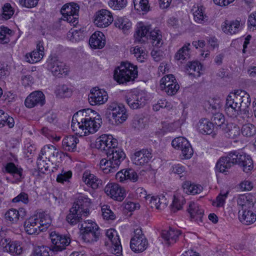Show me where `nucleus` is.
<instances>
[{"label":"nucleus","instance_id":"1","mask_svg":"<svg viewBox=\"0 0 256 256\" xmlns=\"http://www.w3.org/2000/svg\"><path fill=\"white\" fill-rule=\"evenodd\" d=\"M95 146L96 148L104 152L109 159L112 169H109L108 172H116L126 158L123 150L117 147L116 139L114 138L112 135L102 134L96 139Z\"/></svg>","mask_w":256,"mask_h":256},{"label":"nucleus","instance_id":"2","mask_svg":"<svg viewBox=\"0 0 256 256\" xmlns=\"http://www.w3.org/2000/svg\"><path fill=\"white\" fill-rule=\"evenodd\" d=\"M137 76L136 66L128 62H122L114 70V78L119 84H124L134 81Z\"/></svg>","mask_w":256,"mask_h":256},{"label":"nucleus","instance_id":"3","mask_svg":"<svg viewBox=\"0 0 256 256\" xmlns=\"http://www.w3.org/2000/svg\"><path fill=\"white\" fill-rule=\"evenodd\" d=\"M244 152L238 150H232L228 153L226 156H223L220 158L217 162L216 169L220 172L224 173L226 170L230 168L234 164H238L242 160Z\"/></svg>","mask_w":256,"mask_h":256},{"label":"nucleus","instance_id":"4","mask_svg":"<svg viewBox=\"0 0 256 256\" xmlns=\"http://www.w3.org/2000/svg\"><path fill=\"white\" fill-rule=\"evenodd\" d=\"M80 236L86 242H94L98 240L100 236V228L97 224L92 220L84 221L81 224Z\"/></svg>","mask_w":256,"mask_h":256},{"label":"nucleus","instance_id":"5","mask_svg":"<svg viewBox=\"0 0 256 256\" xmlns=\"http://www.w3.org/2000/svg\"><path fill=\"white\" fill-rule=\"evenodd\" d=\"M46 68L52 74L58 77L67 75L68 66L57 57L50 56L46 62Z\"/></svg>","mask_w":256,"mask_h":256},{"label":"nucleus","instance_id":"6","mask_svg":"<svg viewBox=\"0 0 256 256\" xmlns=\"http://www.w3.org/2000/svg\"><path fill=\"white\" fill-rule=\"evenodd\" d=\"M50 236L52 244L51 250L54 252L65 250L70 242L69 234H62L56 231H52L50 233Z\"/></svg>","mask_w":256,"mask_h":256},{"label":"nucleus","instance_id":"7","mask_svg":"<svg viewBox=\"0 0 256 256\" xmlns=\"http://www.w3.org/2000/svg\"><path fill=\"white\" fill-rule=\"evenodd\" d=\"M79 8L78 6L74 3L64 4L60 10L63 20L76 26L78 23Z\"/></svg>","mask_w":256,"mask_h":256},{"label":"nucleus","instance_id":"8","mask_svg":"<svg viewBox=\"0 0 256 256\" xmlns=\"http://www.w3.org/2000/svg\"><path fill=\"white\" fill-rule=\"evenodd\" d=\"M134 235L131 238L130 246L132 250L135 252H144L147 248L148 242L141 229L137 228L134 232Z\"/></svg>","mask_w":256,"mask_h":256},{"label":"nucleus","instance_id":"9","mask_svg":"<svg viewBox=\"0 0 256 256\" xmlns=\"http://www.w3.org/2000/svg\"><path fill=\"white\" fill-rule=\"evenodd\" d=\"M160 88L167 94L173 96L178 92L180 86L172 74H168L160 80Z\"/></svg>","mask_w":256,"mask_h":256},{"label":"nucleus","instance_id":"10","mask_svg":"<svg viewBox=\"0 0 256 256\" xmlns=\"http://www.w3.org/2000/svg\"><path fill=\"white\" fill-rule=\"evenodd\" d=\"M243 98L240 96L238 91L234 93H230L226 99L224 110L227 112H233L244 110L242 108Z\"/></svg>","mask_w":256,"mask_h":256},{"label":"nucleus","instance_id":"11","mask_svg":"<svg viewBox=\"0 0 256 256\" xmlns=\"http://www.w3.org/2000/svg\"><path fill=\"white\" fill-rule=\"evenodd\" d=\"M172 146L175 148L180 150L182 154L185 159L190 158L194 152L189 142L184 137L179 136L172 142Z\"/></svg>","mask_w":256,"mask_h":256},{"label":"nucleus","instance_id":"12","mask_svg":"<svg viewBox=\"0 0 256 256\" xmlns=\"http://www.w3.org/2000/svg\"><path fill=\"white\" fill-rule=\"evenodd\" d=\"M114 21L112 15L110 11L102 9L94 15V23L100 28H106Z\"/></svg>","mask_w":256,"mask_h":256},{"label":"nucleus","instance_id":"13","mask_svg":"<svg viewBox=\"0 0 256 256\" xmlns=\"http://www.w3.org/2000/svg\"><path fill=\"white\" fill-rule=\"evenodd\" d=\"M108 100V95L106 91L94 87L91 89L88 95L89 102L91 105H100L104 104Z\"/></svg>","mask_w":256,"mask_h":256},{"label":"nucleus","instance_id":"14","mask_svg":"<svg viewBox=\"0 0 256 256\" xmlns=\"http://www.w3.org/2000/svg\"><path fill=\"white\" fill-rule=\"evenodd\" d=\"M152 150L142 149L136 151L132 156V160L137 166H144L148 163L152 158Z\"/></svg>","mask_w":256,"mask_h":256},{"label":"nucleus","instance_id":"15","mask_svg":"<svg viewBox=\"0 0 256 256\" xmlns=\"http://www.w3.org/2000/svg\"><path fill=\"white\" fill-rule=\"evenodd\" d=\"M46 102L45 96L39 90L33 92L26 98L24 104L28 108H32L36 106H42Z\"/></svg>","mask_w":256,"mask_h":256},{"label":"nucleus","instance_id":"16","mask_svg":"<svg viewBox=\"0 0 256 256\" xmlns=\"http://www.w3.org/2000/svg\"><path fill=\"white\" fill-rule=\"evenodd\" d=\"M106 236L110 240L112 246L110 248L111 253L117 256H120L122 252V246L120 244L119 236L114 229L107 230Z\"/></svg>","mask_w":256,"mask_h":256},{"label":"nucleus","instance_id":"17","mask_svg":"<svg viewBox=\"0 0 256 256\" xmlns=\"http://www.w3.org/2000/svg\"><path fill=\"white\" fill-rule=\"evenodd\" d=\"M256 202L255 197L250 193L240 195L237 200L238 212L253 209Z\"/></svg>","mask_w":256,"mask_h":256},{"label":"nucleus","instance_id":"18","mask_svg":"<svg viewBox=\"0 0 256 256\" xmlns=\"http://www.w3.org/2000/svg\"><path fill=\"white\" fill-rule=\"evenodd\" d=\"M104 192L108 196L120 202L126 196L124 190L117 184H108L104 188Z\"/></svg>","mask_w":256,"mask_h":256},{"label":"nucleus","instance_id":"19","mask_svg":"<svg viewBox=\"0 0 256 256\" xmlns=\"http://www.w3.org/2000/svg\"><path fill=\"white\" fill-rule=\"evenodd\" d=\"M44 56V47L42 42L38 41L36 49L25 56L26 61L30 64H34L40 61Z\"/></svg>","mask_w":256,"mask_h":256},{"label":"nucleus","instance_id":"20","mask_svg":"<svg viewBox=\"0 0 256 256\" xmlns=\"http://www.w3.org/2000/svg\"><path fill=\"white\" fill-rule=\"evenodd\" d=\"M187 210L190 214L191 220L196 222L198 224L202 222L204 210L198 204L190 202Z\"/></svg>","mask_w":256,"mask_h":256},{"label":"nucleus","instance_id":"21","mask_svg":"<svg viewBox=\"0 0 256 256\" xmlns=\"http://www.w3.org/2000/svg\"><path fill=\"white\" fill-rule=\"evenodd\" d=\"M38 218L35 214L26 220L24 223V228L26 232L28 234H38L42 230H40L38 222Z\"/></svg>","mask_w":256,"mask_h":256},{"label":"nucleus","instance_id":"22","mask_svg":"<svg viewBox=\"0 0 256 256\" xmlns=\"http://www.w3.org/2000/svg\"><path fill=\"white\" fill-rule=\"evenodd\" d=\"M90 205V200L87 196H80L77 198L72 207H76L80 212H82L84 216H88L89 214V207Z\"/></svg>","mask_w":256,"mask_h":256},{"label":"nucleus","instance_id":"23","mask_svg":"<svg viewBox=\"0 0 256 256\" xmlns=\"http://www.w3.org/2000/svg\"><path fill=\"white\" fill-rule=\"evenodd\" d=\"M222 29L224 33L232 35L238 33L242 29V26L238 20H226L222 25Z\"/></svg>","mask_w":256,"mask_h":256},{"label":"nucleus","instance_id":"24","mask_svg":"<svg viewBox=\"0 0 256 256\" xmlns=\"http://www.w3.org/2000/svg\"><path fill=\"white\" fill-rule=\"evenodd\" d=\"M89 42L92 48H102L106 44L105 36L102 32L96 31L91 36Z\"/></svg>","mask_w":256,"mask_h":256},{"label":"nucleus","instance_id":"25","mask_svg":"<svg viewBox=\"0 0 256 256\" xmlns=\"http://www.w3.org/2000/svg\"><path fill=\"white\" fill-rule=\"evenodd\" d=\"M150 30V26L144 25L142 22L138 23L134 35L136 40L140 42H144L148 40L147 36Z\"/></svg>","mask_w":256,"mask_h":256},{"label":"nucleus","instance_id":"26","mask_svg":"<svg viewBox=\"0 0 256 256\" xmlns=\"http://www.w3.org/2000/svg\"><path fill=\"white\" fill-rule=\"evenodd\" d=\"M144 94L142 92H138L132 96V98H130L128 100L127 102L128 106L132 109H136L143 106L146 100L144 96Z\"/></svg>","mask_w":256,"mask_h":256},{"label":"nucleus","instance_id":"27","mask_svg":"<svg viewBox=\"0 0 256 256\" xmlns=\"http://www.w3.org/2000/svg\"><path fill=\"white\" fill-rule=\"evenodd\" d=\"M114 26L121 30L124 34H128L130 31L132 24L126 16L118 17L114 20Z\"/></svg>","mask_w":256,"mask_h":256},{"label":"nucleus","instance_id":"28","mask_svg":"<svg viewBox=\"0 0 256 256\" xmlns=\"http://www.w3.org/2000/svg\"><path fill=\"white\" fill-rule=\"evenodd\" d=\"M83 181L93 189H96L102 186V181L94 174L85 172L83 174Z\"/></svg>","mask_w":256,"mask_h":256},{"label":"nucleus","instance_id":"29","mask_svg":"<svg viewBox=\"0 0 256 256\" xmlns=\"http://www.w3.org/2000/svg\"><path fill=\"white\" fill-rule=\"evenodd\" d=\"M84 122H85L84 126H86L88 135L96 132L102 123V118H99L96 119L84 118Z\"/></svg>","mask_w":256,"mask_h":256},{"label":"nucleus","instance_id":"30","mask_svg":"<svg viewBox=\"0 0 256 256\" xmlns=\"http://www.w3.org/2000/svg\"><path fill=\"white\" fill-rule=\"evenodd\" d=\"M22 171L23 170L20 167L16 166L12 162L7 163L4 166V172L11 174L18 180H20L24 178Z\"/></svg>","mask_w":256,"mask_h":256},{"label":"nucleus","instance_id":"31","mask_svg":"<svg viewBox=\"0 0 256 256\" xmlns=\"http://www.w3.org/2000/svg\"><path fill=\"white\" fill-rule=\"evenodd\" d=\"M192 11L194 21L200 24L206 23L208 20V16L205 14L204 8L202 6H194Z\"/></svg>","mask_w":256,"mask_h":256},{"label":"nucleus","instance_id":"32","mask_svg":"<svg viewBox=\"0 0 256 256\" xmlns=\"http://www.w3.org/2000/svg\"><path fill=\"white\" fill-rule=\"evenodd\" d=\"M79 142L78 138L74 136H66L62 140V146L65 150L75 152L76 150V144Z\"/></svg>","mask_w":256,"mask_h":256},{"label":"nucleus","instance_id":"33","mask_svg":"<svg viewBox=\"0 0 256 256\" xmlns=\"http://www.w3.org/2000/svg\"><path fill=\"white\" fill-rule=\"evenodd\" d=\"M198 132L203 134H210L214 130V124L208 119L202 118L198 124Z\"/></svg>","mask_w":256,"mask_h":256},{"label":"nucleus","instance_id":"34","mask_svg":"<svg viewBox=\"0 0 256 256\" xmlns=\"http://www.w3.org/2000/svg\"><path fill=\"white\" fill-rule=\"evenodd\" d=\"M240 220L246 225L253 224L256 220V214L252 209L238 212Z\"/></svg>","mask_w":256,"mask_h":256},{"label":"nucleus","instance_id":"35","mask_svg":"<svg viewBox=\"0 0 256 256\" xmlns=\"http://www.w3.org/2000/svg\"><path fill=\"white\" fill-rule=\"evenodd\" d=\"M226 136L230 138H236L240 134V128L235 124L231 123L226 125L222 128Z\"/></svg>","mask_w":256,"mask_h":256},{"label":"nucleus","instance_id":"36","mask_svg":"<svg viewBox=\"0 0 256 256\" xmlns=\"http://www.w3.org/2000/svg\"><path fill=\"white\" fill-rule=\"evenodd\" d=\"M84 214L76 207H72L70 210V212L66 218V221L71 225H75L82 219V216Z\"/></svg>","mask_w":256,"mask_h":256},{"label":"nucleus","instance_id":"37","mask_svg":"<svg viewBox=\"0 0 256 256\" xmlns=\"http://www.w3.org/2000/svg\"><path fill=\"white\" fill-rule=\"evenodd\" d=\"M4 240L6 242L4 248L7 252H10L14 256H18L22 253V248L19 242L10 241L9 242H8V240L7 239Z\"/></svg>","mask_w":256,"mask_h":256},{"label":"nucleus","instance_id":"38","mask_svg":"<svg viewBox=\"0 0 256 256\" xmlns=\"http://www.w3.org/2000/svg\"><path fill=\"white\" fill-rule=\"evenodd\" d=\"M35 215L40 230H42V232L46 230L52 222L50 216L44 212L36 213Z\"/></svg>","mask_w":256,"mask_h":256},{"label":"nucleus","instance_id":"39","mask_svg":"<svg viewBox=\"0 0 256 256\" xmlns=\"http://www.w3.org/2000/svg\"><path fill=\"white\" fill-rule=\"evenodd\" d=\"M180 234L179 230H175L170 228L168 230H164L162 231V236L168 244H170L174 242Z\"/></svg>","mask_w":256,"mask_h":256},{"label":"nucleus","instance_id":"40","mask_svg":"<svg viewBox=\"0 0 256 256\" xmlns=\"http://www.w3.org/2000/svg\"><path fill=\"white\" fill-rule=\"evenodd\" d=\"M127 113H108L106 118L110 123L118 125L124 122L128 118Z\"/></svg>","mask_w":256,"mask_h":256},{"label":"nucleus","instance_id":"41","mask_svg":"<svg viewBox=\"0 0 256 256\" xmlns=\"http://www.w3.org/2000/svg\"><path fill=\"white\" fill-rule=\"evenodd\" d=\"M242 156L244 158H242L238 166L242 168L244 172H248L253 169V160L251 156L246 152L244 153Z\"/></svg>","mask_w":256,"mask_h":256},{"label":"nucleus","instance_id":"42","mask_svg":"<svg viewBox=\"0 0 256 256\" xmlns=\"http://www.w3.org/2000/svg\"><path fill=\"white\" fill-rule=\"evenodd\" d=\"M150 34V40L152 46L158 48L160 47L163 44V40L160 30L154 28Z\"/></svg>","mask_w":256,"mask_h":256},{"label":"nucleus","instance_id":"43","mask_svg":"<svg viewBox=\"0 0 256 256\" xmlns=\"http://www.w3.org/2000/svg\"><path fill=\"white\" fill-rule=\"evenodd\" d=\"M189 74L194 77H199L201 74L200 71L202 69L201 64L198 62H189L187 64Z\"/></svg>","mask_w":256,"mask_h":256},{"label":"nucleus","instance_id":"44","mask_svg":"<svg viewBox=\"0 0 256 256\" xmlns=\"http://www.w3.org/2000/svg\"><path fill=\"white\" fill-rule=\"evenodd\" d=\"M184 192L188 194H200L202 190V187L192 184L190 181H186L182 185Z\"/></svg>","mask_w":256,"mask_h":256},{"label":"nucleus","instance_id":"45","mask_svg":"<svg viewBox=\"0 0 256 256\" xmlns=\"http://www.w3.org/2000/svg\"><path fill=\"white\" fill-rule=\"evenodd\" d=\"M190 44L186 43L175 54L174 58L177 60H185L190 58Z\"/></svg>","mask_w":256,"mask_h":256},{"label":"nucleus","instance_id":"46","mask_svg":"<svg viewBox=\"0 0 256 256\" xmlns=\"http://www.w3.org/2000/svg\"><path fill=\"white\" fill-rule=\"evenodd\" d=\"M55 93L57 96L60 98H68L72 96V90L66 84H60L56 87Z\"/></svg>","mask_w":256,"mask_h":256},{"label":"nucleus","instance_id":"47","mask_svg":"<svg viewBox=\"0 0 256 256\" xmlns=\"http://www.w3.org/2000/svg\"><path fill=\"white\" fill-rule=\"evenodd\" d=\"M14 35L13 32L5 26L0 27V43L7 44L10 40V38Z\"/></svg>","mask_w":256,"mask_h":256},{"label":"nucleus","instance_id":"48","mask_svg":"<svg viewBox=\"0 0 256 256\" xmlns=\"http://www.w3.org/2000/svg\"><path fill=\"white\" fill-rule=\"evenodd\" d=\"M222 102L219 98H212L205 104V106L208 108V110L220 111Z\"/></svg>","mask_w":256,"mask_h":256},{"label":"nucleus","instance_id":"49","mask_svg":"<svg viewBox=\"0 0 256 256\" xmlns=\"http://www.w3.org/2000/svg\"><path fill=\"white\" fill-rule=\"evenodd\" d=\"M241 132L244 136L252 137L256 134V128L254 124L248 123L243 125Z\"/></svg>","mask_w":256,"mask_h":256},{"label":"nucleus","instance_id":"50","mask_svg":"<svg viewBox=\"0 0 256 256\" xmlns=\"http://www.w3.org/2000/svg\"><path fill=\"white\" fill-rule=\"evenodd\" d=\"M134 8L139 11L148 12L150 10L148 0H134Z\"/></svg>","mask_w":256,"mask_h":256},{"label":"nucleus","instance_id":"51","mask_svg":"<svg viewBox=\"0 0 256 256\" xmlns=\"http://www.w3.org/2000/svg\"><path fill=\"white\" fill-rule=\"evenodd\" d=\"M212 124L220 128H222L226 126V124H225V117L222 113H214V114L211 118Z\"/></svg>","mask_w":256,"mask_h":256},{"label":"nucleus","instance_id":"52","mask_svg":"<svg viewBox=\"0 0 256 256\" xmlns=\"http://www.w3.org/2000/svg\"><path fill=\"white\" fill-rule=\"evenodd\" d=\"M108 4L114 10H120L126 6L127 0H110Z\"/></svg>","mask_w":256,"mask_h":256},{"label":"nucleus","instance_id":"53","mask_svg":"<svg viewBox=\"0 0 256 256\" xmlns=\"http://www.w3.org/2000/svg\"><path fill=\"white\" fill-rule=\"evenodd\" d=\"M130 52L134 54V56L137 58L138 60L140 62L144 61L145 56L146 55V52L144 51L143 48L138 46L131 48Z\"/></svg>","mask_w":256,"mask_h":256},{"label":"nucleus","instance_id":"54","mask_svg":"<svg viewBox=\"0 0 256 256\" xmlns=\"http://www.w3.org/2000/svg\"><path fill=\"white\" fill-rule=\"evenodd\" d=\"M40 153L42 155L44 154L48 153L50 154L54 157L61 158L62 152L57 150L56 147L52 145H48L45 146L44 148L41 150Z\"/></svg>","mask_w":256,"mask_h":256},{"label":"nucleus","instance_id":"55","mask_svg":"<svg viewBox=\"0 0 256 256\" xmlns=\"http://www.w3.org/2000/svg\"><path fill=\"white\" fill-rule=\"evenodd\" d=\"M14 11L11 5L8 3H6L2 7V11L0 15V18L2 20H8L14 14Z\"/></svg>","mask_w":256,"mask_h":256},{"label":"nucleus","instance_id":"56","mask_svg":"<svg viewBox=\"0 0 256 256\" xmlns=\"http://www.w3.org/2000/svg\"><path fill=\"white\" fill-rule=\"evenodd\" d=\"M185 200L183 197L176 198L174 196L172 203L171 204L172 210L174 212H176L178 210H180L182 205L185 204Z\"/></svg>","mask_w":256,"mask_h":256},{"label":"nucleus","instance_id":"57","mask_svg":"<svg viewBox=\"0 0 256 256\" xmlns=\"http://www.w3.org/2000/svg\"><path fill=\"white\" fill-rule=\"evenodd\" d=\"M52 251L51 247L46 246H38L35 248L34 256H50V252Z\"/></svg>","mask_w":256,"mask_h":256},{"label":"nucleus","instance_id":"58","mask_svg":"<svg viewBox=\"0 0 256 256\" xmlns=\"http://www.w3.org/2000/svg\"><path fill=\"white\" fill-rule=\"evenodd\" d=\"M146 125V120L142 116H135L132 122V126L138 130L144 129Z\"/></svg>","mask_w":256,"mask_h":256},{"label":"nucleus","instance_id":"59","mask_svg":"<svg viewBox=\"0 0 256 256\" xmlns=\"http://www.w3.org/2000/svg\"><path fill=\"white\" fill-rule=\"evenodd\" d=\"M170 170L174 174L180 175V178H184L182 180L185 179L184 176L186 175V168L181 164H175L172 166Z\"/></svg>","mask_w":256,"mask_h":256},{"label":"nucleus","instance_id":"60","mask_svg":"<svg viewBox=\"0 0 256 256\" xmlns=\"http://www.w3.org/2000/svg\"><path fill=\"white\" fill-rule=\"evenodd\" d=\"M108 110L116 112H126V108L124 104L117 102H112L108 106Z\"/></svg>","mask_w":256,"mask_h":256},{"label":"nucleus","instance_id":"61","mask_svg":"<svg viewBox=\"0 0 256 256\" xmlns=\"http://www.w3.org/2000/svg\"><path fill=\"white\" fill-rule=\"evenodd\" d=\"M18 212L16 209H11L8 210L5 214V218L12 223H16L18 220Z\"/></svg>","mask_w":256,"mask_h":256},{"label":"nucleus","instance_id":"62","mask_svg":"<svg viewBox=\"0 0 256 256\" xmlns=\"http://www.w3.org/2000/svg\"><path fill=\"white\" fill-rule=\"evenodd\" d=\"M102 215L104 219L114 220L115 216L113 212L110 208V206L106 205L104 206L102 208Z\"/></svg>","mask_w":256,"mask_h":256},{"label":"nucleus","instance_id":"63","mask_svg":"<svg viewBox=\"0 0 256 256\" xmlns=\"http://www.w3.org/2000/svg\"><path fill=\"white\" fill-rule=\"evenodd\" d=\"M160 198L157 196H152L149 200V203L151 208L156 207V209L161 208V206H164V203L160 202Z\"/></svg>","mask_w":256,"mask_h":256},{"label":"nucleus","instance_id":"64","mask_svg":"<svg viewBox=\"0 0 256 256\" xmlns=\"http://www.w3.org/2000/svg\"><path fill=\"white\" fill-rule=\"evenodd\" d=\"M42 158V156L40 155L37 160V167L40 172L44 173V170H48V164L46 163V161Z\"/></svg>","mask_w":256,"mask_h":256}]
</instances>
